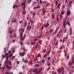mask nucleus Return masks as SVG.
Masks as SVG:
<instances>
[{"label":"nucleus","instance_id":"obj_1","mask_svg":"<svg viewBox=\"0 0 74 74\" xmlns=\"http://www.w3.org/2000/svg\"><path fill=\"white\" fill-rule=\"evenodd\" d=\"M70 14H71V12H70V11L69 10L67 12V15H69V16H70Z\"/></svg>","mask_w":74,"mask_h":74},{"label":"nucleus","instance_id":"obj_2","mask_svg":"<svg viewBox=\"0 0 74 74\" xmlns=\"http://www.w3.org/2000/svg\"><path fill=\"white\" fill-rule=\"evenodd\" d=\"M32 28V25H28L27 27V30H30V29Z\"/></svg>","mask_w":74,"mask_h":74},{"label":"nucleus","instance_id":"obj_3","mask_svg":"<svg viewBox=\"0 0 74 74\" xmlns=\"http://www.w3.org/2000/svg\"><path fill=\"white\" fill-rule=\"evenodd\" d=\"M16 22V19L15 18H13L12 20V22Z\"/></svg>","mask_w":74,"mask_h":74},{"label":"nucleus","instance_id":"obj_4","mask_svg":"<svg viewBox=\"0 0 74 74\" xmlns=\"http://www.w3.org/2000/svg\"><path fill=\"white\" fill-rule=\"evenodd\" d=\"M27 21L25 20V21L24 22V26H25V27H26V26H27Z\"/></svg>","mask_w":74,"mask_h":74},{"label":"nucleus","instance_id":"obj_5","mask_svg":"<svg viewBox=\"0 0 74 74\" xmlns=\"http://www.w3.org/2000/svg\"><path fill=\"white\" fill-rule=\"evenodd\" d=\"M66 21L65 20L63 24V26H64V27H65V26H66Z\"/></svg>","mask_w":74,"mask_h":74},{"label":"nucleus","instance_id":"obj_6","mask_svg":"<svg viewBox=\"0 0 74 74\" xmlns=\"http://www.w3.org/2000/svg\"><path fill=\"white\" fill-rule=\"evenodd\" d=\"M23 14L24 15H25V14H26V10H25L23 9Z\"/></svg>","mask_w":74,"mask_h":74},{"label":"nucleus","instance_id":"obj_7","mask_svg":"<svg viewBox=\"0 0 74 74\" xmlns=\"http://www.w3.org/2000/svg\"><path fill=\"white\" fill-rule=\"evenodd\" d=\"M42 70V68H40L39 70L38 71V73L39 74L40 73H41V71Z\"/></svg>","mask_w":74,"mask_h":74},{"label":"nucleus","instance_id":"obj_8","mask_svg":"<svg viewBox=\"0 0 74 74\" xmlns=\"http://www.w3.org/2000/svg\"><path fill=\"white\" fill-rule=\"evenodd\" d=\"M70 34H72V29L71 28L69 30Z\"/></svg>","mask_w":74,"mask_h":74},{"label":"nucleus","instance_id":"obj_9","mask_svg":"<svg viewBox=\"0 0 74 74\" xmlns=\"http://www.w3.org/2000/svg\"><path fill=\"white\" fill-rule=\"evenodd\" d=\"M8 32L9 33H10V32H11V28L10 27H9L8 30Z\"/></svg>","mask_w":74,"mask_h":74},{"label":"nucleus","instance_id":"obj_10","mask_svg":"<svg viewBox=\"0 0 74 74\" xmlns=\"http://www.w3.org/2000/svg\"><path fill=\"white\" fill-rule=\"evenodd\" d=\"M49 25V24H46V26H45V28H47V27H48V26Z\"/></svg>","mask_w":74,"mask_h":74},{"label":"nucleus","instance_id":"obj_11","mask_svg":"<svg viewBox=\"0 0 74 74\" xmlns=\"http://www.w3.org/2000/svg\"><path fill=\"white\" fill-rule=\"evenodd\" d=\"M73 69H71V70H70V74H71L73 72Z\"/></svg>","mask_w":74,"mask_h":74},{"label":"nucleus","instance_id":"obj_12","mask_svg":"<svg viewBox=\"0 0 74 74\" xmlns=\"http://www.w3.org/2000/svg\"><path fill=\"white\" fill-rule=\"evenodd\" d=\"M6 51H7V47H5L4 49V53H5L6 52Z\"/></svg>","mask_w":74,"mask_h":74},{"label":"nucleus","instance_id":"obj_13","mask_svg":"<svg viewBox=\"0 0 74 74\" xmlns=\"http://www.w3.org/2000/svg\"><path fill=\"white\" fill-rule=\"evenodd\" d=\"M38 69L37 68H36L34 69V70L33 71V72L34 73V72H36V71Z\"/></svg>","mask_w":74,"mask_h":74},{"label":"nucleus","instance_id":"obj_14","mask_svg":"<svg viewBox=\"0 0 74 74\" xmlns=\"http://www.w3.org/2000/svg\"><path fill=\"white\" fill-rule=\"evenodd\" d=\"M12 68V66H9L8 67V70H10Z\"/></svg>","mask_w":74,"mask_h":74},{"label":"nucleus","instance_id":"obj_15","mask_svg":"<svg viewBox=\"0 0 74 74\" xmlns=\"http://www.w3.org/2000/svg\"><path fill=\"white\" fill-rule=\"evenodd\" d=\"M13 55V53H11L9 55V57L11 58L12 56V55Z\"/></svg>","mask_w":74,"mask_h":74},{"label":"nucleus","instance_id":"obj_16","mask_svg":"<svg viewBox=\"0 0 74 74\" xmlns=\"http://www.w3.org/2000/svg\"><path fill=\"white\" fill-rule=\"evenodd\" d=\"M25 52L23 53L21 55V56H23L24 55H25Z\"/></svg>","mask_w":74,"mask_h":74},{"label":"nucleus","instance_id":"obj_17","mask_svg":"<svg viewBox=\"0 0 74 74\" xmlns=\"http://www.w3.org/2000/svg\"><path fill=\"white\" fill-rule=\"evenodd\" d=\"M66 25H70V23H69V21H68L66 23Z\"/></svg>","mask_w":74,"mask_h":74},{"label":"nucleus","instance_id":"obj_18","mask_svg":"<svg viewBox=\"0 0 74 74\" xmlns=\"http://www.w3.org/2000/svg\"><path fill=\"white\" fill-rule=\"evenodd\" d=\"M11 61H9V66H11Z\"/></svg>","mask_w":74,"mask_h":74},{"label":"nucleus","instance_id":"obj_19","mask_svg":"<svg viewBox=\"0 0 74 74\" xmlns=\"http://www.w3.org/2000/svg\"><path fill=\"white\" fill-rule=\"evenodd\" d=\"M74 63V59H73V61L72 62L71 64V65H72V64H73V63Z\"/></svg>","mask_w":74,"mask_h":74},{"label":"nucleus","instance_id":"obj_20","mask_svg":"<svg viewBox=\"0 0 74 74\" xmlns=\"http://www.w3.org/2000/svg\"><path fill=\"white\" fill-rule=\"evenodd\" d=\"M10 74V73L8 72L7 71H6L5 73V74Z\"/></svg>","mask_w":74,"mask_h":74},{"label":"nucleus","instance_id":"obj_21","mask_svg":"<svg viewBox=\"0 0 74 74\" xmlns=\"http://www.w3.org/2000/svg\"><path fill=\"white\" fill-rule=\"evenodd\" d=\"M25 39V38H24L23 39V36H22L21 37V40H23Z\"/></svg>","mask_w":74,"mask_h":74},{"label":"nucleus","instance_id":"obj_22","mask_svg":"<svg viewBox=\"0 0 74 74\" xmlns=\"http://www.w3.org/2000/svg\"><path fill=\"white\" fill-rule=\"evenodd\" d=\"M59 28L58 27L57 28L56 30H55V32H57V31H58V29H59Z\"/></svg>","mask_w":74,"mask_h":74},{"label":"nucleus","instance_id":"obj_23","mask_svg":"<svg viewBox=\"0 0 74 74\" xmlns=\"http://www.w3.org/2000/svg\"><path fill=\"white\" fill-rule=\"evenodd\" d=\"M25 7H26V5H24L23 8V10H25Z\"/></svg>","mask_w":74,"mask_h":74},{"label":"nucleus","instance_id":"obj_24","mask_svg":"<svg viewBox=\"0 0 74 74\" xmlns=\"http://www.w3.org/2000/svg\"><path fill=\"white\" fill-rule=\"evenodd\" d=\"M14 58H15V56H13L12 58H11V59L12 60L13 59H14Z\"/></svg>","mask_w":74,"mask_h":74},{"label":"nucleus","instance_id":"obj_25","mask_svg":"<svg viewBox=\"0 0 74 74\" xmlns=\"http://www.w3.org/2000/svg\"><path fill=\"white\" fill-rule=\"evenodd\" d=\"M8 60H7L5 62V64H7V63H8Z\"/></svg>","mask_w":74,"mask_h":74},{"label":"nucleus","instance_id":"obj_26","mask_svg":"<svg viewBox=\"0 0 74 74\" xmlns=\"http://www.w3.org/2000/svg\"><path fill=\"white\" fill-rule=\"evenodd\" d=\"M30 21L31 23H33V21L31 19L30 20Z\"/></svg>","mask_w":74,"mask_h":74},{"label":"nucleus","instance_id":"obj_27","mask_svg":"<svg viewBox=\"0 0 74 74\" xmlns=\"http://www.w3.org/2000/svg\"><path fill=\"white\" fill-rule=\"evenodd\" d=\"M21 31L22 32H24V29H23L22 28Z\"/></svg>","mask_w":74,"mask_h":74},{"label":"nucleus","instance_id":"obj_28","mask_svg":"<svg viewBox=\"0 0 74 74\" xmlns=\"http://www.w3.org/2000/svg\"><path fill=\"white\" fill-rule=\"evenodd\" d=\"M57 23H58V22H59V18L57 17Z\"/></svg>","mask_w":74,"mask_h":74},{"label":"nucleus","instance_id":"obj_29","mask_svg":"<svg viewBox=\"0 0 74 74\" xmlns=\"http://www.w3.org/2000/svg\"><path fill=\"white\" fill-rule=\"evenodd\" d=\"M23 34V32H21V35H20V37H22V34Z\"/></svg>","mask_w":74,"mask_h":74},{"label":"nucleus","instance_id":"obj_30","mask_svg":"<svg viewBox=\"0 0 74 74\" xmlns=\"http://www.w3.org/2000/svg\"><path fill=\"white\" fill-rule=\"evenodd\" d=\"M8 67H9V66H8V64L6 65V68H7V69H8Z\"/></svg>","mask_w":74,"mask_h":74},{"label":"nucleus","instance_id":"obj_31","mask_svg":"<svg viewBox=\"0 0 74 74\" xmlns=\"http://www.w3.org/2000/svg\"><path fill=\"white\" fill-rule=\"evenodd\" d=\"M35 42H34L33 43H31V44H32V45H34V43Z\"/></svg>","mask_w":74,"mask_h":74},{"label":"nucleus","instance_id":"obj_32","mask_svg":"<svg viewBox=\"0 0 74 74\" xmlns=\"http://www.w3.org/2000/svg\"><path fill=\"white\" fill-rule=\"evenodd\" d=\"M39 42L40 43V44H41V40H40L39 41Z\"/></svg>","mask_w":74,"mask_h":74},{"label":"nucleus","instance_id":"obj_33","mask_svg":"<svg viewBox=\"0 0 74 74\" xmlns=\"http://www.w3.org/2000/svg\"><path fill=\"white\" fill-rule=\"evenodd\" d=\"M29 63H30V64H33V63L32 61H30L29 62Z\"/></svg>","mask_w":74,"mask_h":74},{"label":"nucleus","instance_id":"obj_34","mask_svg":"<svg viewBox=\"0 0 74 74\" xmlns=\"http://www.w3.org/2000/svg\"><path fill=\"white\" fill-rule=\"evenodd\" d=\"M51 68V66H50L49 68H48V69H47V70L48 71L50 69V68Z\"/></svg>","mask_w":74,"mask_h":74},{"label":"nucleus","instance_id":"obj_35","mask_svg":"<svg viewBox=\"0 0 74 74\" xmlns=\"http://www.w3.org/2000/svg\"><path fill=\"white\" fill-rule=\"evenodd\" d=\"M64 46H63L62 47H61L60 48V49H62L63 48H64Z\"/></svg>","mask_w":74,"mask_h":74},{"label":"nucleus","instance_id":"obj_36","mask_svg":"<svg viewBox=\"0 0 74 74\" xmlns=\"http://www.w3.org/2000/svg\"><path fill=\"white\" fill-rule=\"evenodd\" d=\"M25 3L24 2L22 3V4H21V5H24V4H25Z\"/></svg>","mask_w":74,"mask_h":74},{"label":"nucleus","instance_id":"obj_37","mask_svg":"<svg viewBox=\"0 0 74 74\" xmlns=\"http://www.w3.org/2000/svg\"><path fill=\"white\" fill-rule=\"evenodd\" d=\"M58 2L57 1H56V5H58Z\"/></svg>","mask_w":74,"mask_h":74},{"label":"nucleus","instance_id":"obj_38","mask_svg":"<svg viewBox=\"0 0 74 74\" xmlns=\"http://www.w3.org/2000/svg\"><path fill=\"white\" fill-rule=\"evenodd\" d=\"M51 11L52 12H54V9H51Z\"/></svg>","mask_w":74,"mask_h":74},{"label":"nucleus","instance_id":"obj_39","mask_svg":"<svg viewBox=\"0 0 74 74\" xmlns=\"http://www.w3.org/2000/svg\"><path fill=\"white\" fill-rule=\"evenodd\" d=\"M50 51H51V49H50V50L48 52V55H49V53H50Z\"/></svg>","mask_w":74,"mask_h":74},{"label":"nucleus","instance_id":"obj_40","mask_svg":"<svg viewBox=\"0 0 74 74\" xmlns=\"http://www.w3.org/2000/svg\"><path fill=\"white\" fill-rule=\"evenodd\" d=\"M60 5H61V4H58V7H59V6H60Z\"/></svg>","mask_w":74,"mask_h":74},{"label":"nucleus","instance_id":"obj_41","mask_svg":"<svg viewBox=\"0 0 74 74\" xmlns=\"http://www.w3.org/2000/svg\"><path fill=\"white\" fill-rule=\"evenodd\" d=\"M30 1H31V0H29L28 1L27 3H30Z\"/></svg>","mask_w":74,"mask_h":74},{"label":"nucleus","instance_id":"obj_42","mask_svg":"<svg viewBox=\"0 0 74 74\" xmlns=\"http://www.w3.org/2000/svg\"><path fill=\"white\" fill-rule=\"evenodd\" d=\"M35 13H34L33 14V17H34V16H35Z\"/></svg>","mask_w":74,"mask_h":74},{"label":"nucleus","instance_id":"obj_43","mask_svg":"<svg viewBox=\"0 0 74 74\" xmlns=\"http://www.w3.org/2000/svg\"><path fill=\"white\" fill-rule=\"evenodd\" d=\"M69 59V56H68L67 57V59Z\"/></svg>","mask_w":74,"mask_h":74},{"label":"nucleus","instance_id":"obj_44","mask_svg":"<svg viewBox=\"0 0 74 74\" xmlns=\"http://www.w3.org/2000/svg\"><path fill=\"white\" fill-rule=\"evenodd\" d=\"M46 52V50H45L43 51V53H45Z\"/></svg>","mask_w":74,"mask_h":74},{"label":"nucleus","instance_id":"obj_45","mask_svg":"<svg viewBox=\"0 0 74 74\" xmlns=\"http://www.w3.org/2000/svg\"><path fill=\"white\" fill-rule=\"evenodd\" d=\"M58 72H59V73H61V71H60L59 70H58Z\"/></svg>","mask_w":74,"mask_h":74},{"label":"nucleus","instance_id":"obj_46","mask_svg":"<svg viewBox=\"0 0 74 74\" xmlns=\"http://www.w3.org/2000/svg\"><path fill=\"white\" fill-rule=\"evenodd\" d=\"M52 31H53L52 29H51V30H50L49 31V32H50V33H52Z\"/></svg>","mask_w":74,"mask_h":74},{"label":"nucleus","instance_id":"obj_47","mask_svg":"<svg viewBox=\"0 0 74 74\" xmlns=\"http://www.w3.org/2000/svg\"><path fill=\"white\" fill-rule=\"evenodd\" d=\"M8 58H9V56H8L6 58V59H8Z\"/></svg>","mask_w":74,"mask_h":74},{"label":"nucleus","instance_id":"obj_48","mask_svg":"<svg viewBox=\"0 0 74 74\" xmlns=\"http://www.w3.org/2000/svg\"><path fill=\"white\" fill-rule=\"evenodd\" d=\"M58 42H56V43H55V45H58Z\"/></svg>","mask_w":74,"mask_h":74},{"label":"nucleus","instance_id":"obj_49","mask_svg":"<svg viewBox=\"0 0 74 74\" xmlns=\"http://www.w3.org/2000/svg\"><path fill=\"white\" fill-rule=\"evenodd\" d=\"M71 3H72V1H71L69 2V4L71 5Z\"/></svg>","mask_w":74,"mask_h":74},{"label":"nucleus","instance_id":"obj_50","mask_svg":"<svg viewBox=\"0 0 74 74\" xmlns=\"http://www.w3.org/2000/svg\"><path fill=\"white\" fill-rule=\"evenodd\" d=\"M64 52L65 54H66V50H64Z\"/></svg>","mask_w":74,"mask_h":74},{"label":"nucleus","instance_id":"obj_51","mask_svg":"<svg viewBox=\"0 0 74 74\" xmlns=\"http://www.w3.org/2000/svg\"><path fill=\"white\" fill-rule=\"evenodd\" d=\"M25 66H22V69H25Z\"/></svg>","mask_w":74,"mask_h":74},{"label":"nucleus","instance_id":"obj_52","mask_svg":"<svg viewBox=\"0 0 74 74\" xmlns=\"http://www.w3.org/2000/svg\"><path fill=\"white\" fill-rule=\"evenodd\" d=\"M66 30H67V29H66L64 31V33H66Z\"/></svg>","mask_w":74,"mask_h":74},{"label":"nucleus","instance_id":"obj_53","mask_svg":"<svg viewBox=\"0 0 74 74\" xmlns=\"http://www.w3.org/2000/svg\"><path fill=\"white\" fill-rule=\"evenodd\" d=\"M40 54H38V56L37 57H40Z\"/></svg>","mask_w":74,"mask_h":74},{"label":"nucleus","instance_id":"obj_54","mask_svg":"<svg viewBox=\"0 0 74 74\" xmlns=\"http://www.w3.org/2000/svg\"><path fill=\"white\" fill-rule=\"evenodd\" d=\"M14 37H17L16 36V34H15L14 36Z\"/></svg>","mask_w":74,"mask_h":74},{"label":"nucleus","instance_id":"obj_55","mask_svg":"<svg viewBox=\"0 0 74 74\" xmlns=\"http://www.w3.org/2000/svg\"><path fill=\"white\" fill-rule=\"evenodd\" d=\"M64 70V67H63L62 69V71H63Z\"/></svg>","mask_w":74,"mask_h":74},{"label":"nucleus","instance_id":"obj_56","mask_svg":"<svg viewBox=\"0 0 74 74\" xmlns=\"http://www.w3.org/2000/svg\"><path fill=\"white\" fill-rule=\"evenodd\" d=\"M55 60H53V62H52V63H53H53H54V62H55Z\"/></svg>","mask_w":74,"mask_h":74},{"label":"nucleus","instance_id":"obj_57","mask_svg":"<svg viewBox=\"0 0 74 74\" xmlns=\"http://www.w3.org/2000/svg\"><path fill=\"white\" fill-rule=\"evenodd\" d=\"M34 40L35 41H37L38 40V39H34Z\"/></svg>","mask_w":74,"mask_h":74},{"label":"nucleus","instance_id":"obj_58","mask_svg":"<svg viewBox=\"0 0 74 74\" xmlns=\"http://www.w3.org/2000/svg\"><path fill=\"white\" fill-rule=\"evenodd\" d=\"M5 56H4V55H3V56H2V57H3V59H4V58H5V57H4Z\"/></svg>","mask_w":74,"mask_h":74},{"label":"nucleus","instance_id":"obj_59","mask_svg":"<svg viewBox=\"0 0 74 74\" xmlns=\"http://www.w3.org/2000/svg\"><path fill=\"white\" fill-rule=\"evenodd\" d=\"M38 66H39V64H37L36 65V67H38Z\"/></svg>","mask_w":74,"mask_h":74},{"label":"nucleus","instance_id":"obj_60","mask_svg":"<svg viewBox=\"0 0 74 74\" xmlns=\"http://www.w3.org/2000/svg\"><path fill=\"white\" fill-rule=\"evenodd\" d=\"M47 55V54H45V55L43 56V57L44 58H45V57Z\"/></svg>","mask_w":74,"mask_h":74},{"label":"nucleus","instance_id":"obj_61","mask_svg":"<svg viewBox=\"0 0 74 74\" xmlns=\"http://www.w3.org/2000/svg\"><path fill=\"white\" fill-rule=\"evenodd\" d=\"M37 59H38L36 58V59L34 60V61H37Z\"/></svg>","mask_w":74,"mask_h":74},{"label":"nucleus","instance_id":"obj_62","mask_svg":"<svg viewBox=\"0 0 74 74\" xmlns=\"http://www.w3.org/2000/svg\"><path fill=\"white\" fill-rule=\"evenodd\" d=\"M61 14H62V15H63V14H64V12H61Z\"/></svg>","mask_w":74,"mask_h":74},{"label":"nucleus","instance_id":"obj_63","mask_svg":"<svg viewBox=\"0 0 74 74\" xmlns=\"http://www.w3.org/2000/svg\"><path fill=\"white\" fill-rule=\"evenodd\" d=\"M45 60H42V62H45Z\"/></svg>","mask_w":74,"mask_h":74},{"label":"nucleus","instance_id":"obj_64","mask_svg":"<svg viewBox=\"0 0 74 74\" xmlns=\"http://www.w3.org/2000/svg\"><path fill=\"white\" fill-rule=\"evenodd\" d=\"M52 74H56V72H55L54 73H52Z\"/></svg>","mask_w":74,"mask_h":74}]
</instances>
